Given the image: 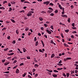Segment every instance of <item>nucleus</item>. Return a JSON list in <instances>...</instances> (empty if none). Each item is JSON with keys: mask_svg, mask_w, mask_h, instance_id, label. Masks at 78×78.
<instances>
[{"mask_svg": "<svg viewBox=\"0 0 78 78\" xmlns=\"http://www.w3.org/2000/svg\"><path fill=\"white\" fill-rule=\"evenodd\" d=\"M58 7L60 9H62L63 11H64V8H62V7L61 6V5H59Z\"/></svg>", "mask_w": 78, "mask_h": 78, "instance_id": "f257e3e1", "label": "nucleus"}, {"mask_svg": "<svg viewBox=\"0 0 78 78\" xmlns=\"http://www.w3.org/2000/svg\"><path fill=\"white\" fill-rule=\"evenodd\" d=\"M61 63H62V60H60L58 63L57 64V65L59 66H62V64H61Z\"/></svg>", "mask_w": 78, "mask_h": 78, "instance_id": "f03ea898", "label": "nucleus"}, {"mask_svg": "<svg viewBox=\"0 0 78 78\" xmlns=\"http://www.w3.org/2000/svg\"><path fill=\"white\" fill-rule=\"evenodd\" d=\"M46 31L47 33H48V34H51V32L50 30H48V29H46Z\"/></svg>", "mask_w": 78, "mask_h": 78, "instance_id": "7ed1b4c3", "label": "nucleus"}, {"mask_svg": "<svg viewBox=\"0 0 78 78\" xmlns=\"http://www.w3.org/2000/svg\"><path fill=\"white\" fill-rule=\"evenodd\" d=\"M32 15V14L30 12H29L28 14H27V16L28 17H30V16H31Z\"/></svg>", "mask_w": 78, "mask_h": 78, "instance_id": "20e7f679", "label": "nucleus"}, {"mask_svg": "<svg viewBox=\"0 0 78 78\" xmlns=\"http://www.w3.org/2000/svg\"><path fill=\"white\" fill-rule=\"evenodd\" d=\"M50 1H46L43 2V4L44 5L45 4H49L50 3Z\"/></svg>", "mask_w": 78, "mask_h": 78, "instance_id": "39448f33", "label": "nucleus"}, {"mask_svg": "<svg viewBox=\"0 0 78 78\" xmlns=\"http://www.w3.org/2000/svg\"><path fill=\"white\" fill-rule=\"evenodd\" d=\"M62 17H67V16L66 15H61Z\"/></svg>", "mask_w": 78, "mask_h": 78, "instance_id": "423d86ee", "label": "nucleus"}, {"mask_svg": "<svg viewBox=\"0 0 78 78\" xmlns=\"http://www.w3.org/2000/svg\"><path fill=\"white\" fill-rule=\"evenodd\" d=\"M15 73H19V70L18 69H17Z\"/></svg>", "mask_w": 78, "mask_h": 78, "instance_id": "0eeeda50", "label": "nucleus"}, {"mask_svg": "<svg viewBox=\"0 0 78 78\" xmlns=\"http://www.w3.org/2000/svg\"><path fill=\"white\" fill-rule=\"evenodd\" d=\"M55 54H52L51 56V58H54L55 57Z\"/></svg>", "mask_w": 78, "mask_h": 78, "instance_id": "6e6552de", "label": "nucleus"}, {"mask_svg": "<svg viewBox=\"0 0 78 78\" xmlns=\"http://www.w3.org/2000/svg\"><path fill=\"white\" fill-rule=\"evenodd\" d=\"M52 76H53V77H54V78H56L58 76L57 75L54 74L52 75Z\"/></svg>", "mask_w": 78, "mask_h": 78, "instance_id": "1a4fd4ad", "label": "nucleus"}, {"mask_svg": "<svg viewBox=\"0 0 78 78\" xmlns=\"http://www.w3.org/2000/svg\"><path fill=\"white\" fill-rule=\"evenodd\" d=\"M41 42L42 43V44L43 45V47H44V42H43V41L42 40H41Z\"/></svg>", "mask_w": 78, "mask_h": 78, "instance_id": "9d476101", "label": "nucleus"}, {"mask_svg": "<svg viewBox=\"0 0 78 78\" xmlns=\"http://www.w3.org/2000/svg\"><path fill=\"white\" fill-rule=\"evenodd\" d=\"M9 64V62H6L4 64V66H7V65H8Z\"/></svg>", "mask_w": 78, "mask_h": 78, "instance_id": "9b49d317", "label": "nucleus"}, {"mask_svg": "<svg viewBox=\"0 0 78 78\" xmlns=\"http://www.w3.org/2000/svg\"><path fill=\"white\" fill-rule=\"evenodd\" d=\"M39 19L40 20V21H42V20H43V18L40 17V18H39Z\"/></svg>", "mask_w": 78, "mask_h": 78, "instance_id": "f8f14e48", "label": "nucleus"}, {"mask_svg": "<svg viewBox=\"0 0 78 78\" xmlns=\"http://www.w3.org/2000/svg\"><path fill=\"white\" fill-rule=\"evenodd\" d=\"M23 52H25V51H27V50H26V49L25 48H23Z\"/></svg>", "mask_w": 78, "mask_h": 78, "instance_id": "ddd939ff", "label": "nucleus"}, {"mask_svg": "<svg viewBox=\"0 0 78 78\" xmlns=\"http://www.w3.org/2000/svg\"><path fill=\"white\" fill-rule=\"evenodd\" d=\"M11 21L13 22V23H16V21L14 20L11 19Z\"/></svg>", "mask_w": 78, "mask_h": 78, "instance_id": "4468645a", "label": "nucleus"}, {"mask_svg": "<svg viewBox=\"0 0 78 78\" xmlns=\"http://www.w3.org/2000/svg\"><path fill=\"white\" fill-rule=\"evenodd\" d=\"M64 45H65V46L66 47H69V45H68V44L65 43H64Z\"/></svg>", "mask_w": 78, "mask_h": 78, "instance_id": "2eb2a0df", "label": "nucleus"}, {"mask_svg": "<svg viewBox=\"0 0 78 78\" xmlns=\"http://www.w3.org/2000/svg\"><path fill=\"white\" fill-rule=\"evenodd\" d=\"M46 70L47 71H48V72H51V73L53 72V70H50L49 69H47Z\"/></svg>", "mask_w": 78, "mask_h": 78, "instance_id": "dca6fc26", "label": "nucleus"}, {"mask_svg": "<svg viewBox=\"0 0 78 78\" xmlns=\"http://www.w3.org/2000/svg\"><path fill=\"white\" fill-rule=\"evenodd\" d=\"M36 66L37 67H39V65H38L37 64H35L34 65V67H35V68L36 67Z\"/></svg>", "mask_w": 78, "mask_h": 78, "instance_id": "f3484780", "label": "nucleus"}, {"mask_svg": "<svg viewBox=\"0 0 78 78\" xmlns=\"http://www.w3.org/2000/svg\"><path fill=\"white\" fill-rule=\"evenodd\" d=\"M66 60H69L72 59V58L70 57H69V58L68 57L66 58Z\"/></svg>", "mask_w": 78, "mask_h": 78, "instance_id": "a211bd4d", "label": "nucleus"}, {"mask_svg": "<svg viewBox=\"0 0 78 78\" xmlns=\"http://www.w3.org/2000/svg\"><path fill=\"white\" fill-rule=\"evenodd\" d=\"M0 9H5V8H4V7H0Z\"/></svg>", "mask_w": 78, "mask_h": 78, "instance_id": "6ab92c4d", "label": "nucleus"}, {"mask_svg": "<svg viewBox=\"0 0 78 78\" xmlns=\"http://www.w3.org/2000/svg\"><path fill=\"white\" fill-rule=\"evenodd\" d=\"M28 30H29V28H28V27H26L25 28V31H28Z\"/></svg>", "mask_w": 78, "mask_h": 78, "instance_id": "aec40b11", "label": "nucleus"}, {"mask_svg": "<svg viewBox=\"0 0 78 78\" xmlns=\"http://www.w3.org/2000/svg\"><path fill=\"white\" fill-rule=\"evenodd\" d=\"M9 9V12H11L12 11V8L11 7H10Z\"/></svg>", "mask_w": 78, "mask_h": 78, "instance_id": "412c9836", "label": "nucleus"}, {"mask_svg": "<svg viewBox=\"0 0 78 78\" xmlns=\"http://www.w3.org/2000/svg\"><path fill=\"white\" fill-rule=\"evenodd\" d=\"M72 33H73V34H76V33H77V32L76 31H73L72 32Z\"/></svg>", "mask_w": 78, "mask_h": 78, "instance_id": "4be33fe9", "label": "nucleus"}, {"mask_svg": "<svg viewBox=\"0 0 78 78\" xmlns=\"http://www.w3.org/2000/svg\"><path fill=\"white\" fill-rule=\"evenodd\" d=\"M65 32H66V33H68V32H69V30L67 29L66 30H65Z\"/></svg>", "mask_w": 78, "mask_h": 78, "instance_id": "5701e85b", "label": "nucleus"}, {"mask_svg": "<svg viewBox=\"0 0 78 78\" xmlns=\"http://www.w3.org/2000/svg\"><path fill=\"white\" fill-rule=\"evenodd\" d=\"M37 45H38V41L36 42L35 46H37Z\"/></svg>", "mask_w": 78, "mask_h": 78, "instance_id": "b1692460", "label": "nucleus"}, {"mask_svg": "<svg viewBox=\"0 0 78 78\" xmlns=\"http://www.w3.org/2000/svg\"><path fill=\"white\" fill-rule=\"evenodd\" d=\"M11 4H15V3H16V2H15L14 1L11 2Z\"/></svg>", "mask_w": 78, "mask_h": 78, "instance_id": "393cba45", "label": "nucleus"}, {"mask_svg": "<svg viewBox=\"0 0 78 78\" xmlns=\"http://www.w3.org/2000/svg\"><path fill=\"white\" fill-rule=\"evenodd\" d=\"M48 13H51L52 12V11L50 10H49L48 11Z\"/></svg>", "mask_w": 78, "mask_h": 78, "instance_id": "a878e982", "label": "nucleus"}, {"mask_svg": "<svg viewBox=\"0 0 78 78\" xmlns=\"http://www.w3.org/2000/svg\"><path fill=\"white\" fill-rule=\"evenodd\" d=\"M49 5H51V6H53L54 5L53 4V3H51L49 4Z\"/></svg>", "mask_w": 78, "mask_h": 78, "instance_id": "bb28decb", "label": "nucleus"}, {"mask_svg": "<svg viewBox=\"0 0 78 78\" xmlns=\"http://www.w3.org/2000/svg\"><path fill=\"white\" fill-rule=\"evenodd\" d=\"M62 75L63 76H64L65 77H66V74H65V73H63L62 74Z\"/></svg>", "mask_w": 78, "mask_h": 78, "instance_id": "cd10ccee", "label": "nucleus"}, {"mask_svg": "<svg viewBox=\"0 0 78 78\" xmlns=\"http://www.w3.org/2000/svg\"><path fill=\"white\" fill-rule=\"evenodd\" d=\"M50 16H54V13H51L50 14Z\"/></svg>", "mask_w": 78, "mask_h": 78, "instance_id": "c85d7f7f", "label": "nucleus"}, {"mask_svg": "<svg viewBox=\"0 0 78 78\" xmlns=\"http://www.w3.org/2000/svg\"><path fill=\"white\" fill-rule=\"evenodd\" d=\"M16 33L17 34H19V31L18 30H16Z\"/></svg>", "mask_w": 78, "mask_h": 78, "instance_id": "c756f323", "label": "nucleus"}, {"mask_svg": "<svg viewBox=\"0 0 78 78\" xmlns=\"http://www.w3.org/2000/svg\"><path fill=\"white\" fill-rule=\"evenodd\" d=\"M23 65H24L23 63H22L20 65V66H23Z\"/></svg>", "mask_w": 78, "mask_h": 78, "instance_id": "7c9ffc66", "label": "nucleus"}, {"mask_svg": "<svg viewBox=\"0 0 78 78\" xmlns=\"http://www.w3.org/2000/svg\"><path fill=\"white\" fill-rule=\"evenodd\" d=\"M66 75L67 77H69V73H67Z\"/></svg>", "mask_w": 78, "mask_h": 78, "instance_id": "2f4dec72", "label": "nucleus"}, {"mask_svg": "<svg viewBox=\"0 0 78 78\" xmlns=\"http://www.w3.org/2000/svg\"><path fill=\"white\" fill-rule=\"evenodd\" d=\"M53 72H57L58 73V71L56 70H53Z\"/></svg>", "mask_w": 78, "mask_h": 78, "instance_id": "473e14b6", "label": "nucleus"}, {"mask_svg": "<svg viewBox=\"0 0 78 78\" xmlns=\"http://www.w3.org/2000/svg\"><path fill=\"white\" fill-rule=\"evenodd\" d=\"M8 6H11V3H9L8 4Z\"/></svg>", "mask_w": 78, "mask_h": 78, "instance_id": "72a5a7b5", "label": "nucleus"}, {"mask_svg": "<svg viewBox=\"0 0 78 78\" xmlns=\"http://www.w3.org/2000/svg\"><path fill=\"white\" fill-rule=\"evenodd\" d=\"M25 75H26V73H25L23 75V77H25Z\"/></svg>", "mask_w": 78, "mask_h": 78, "instance_id": "f704fd0d", "label": "nucleus"}, {"mask_svg": "<svg viewBox=\"0 0 78 78\" xmlns=\"http://www.w3.org/2000/svg\"><path fill=\"white\" fill-rule=\"evenodd\" d=\"M72 27H75V23H73L72 24Z\"/></svg>", "mask_w": 78, "mask_h": 78, "instance_id": "c9c22d12", "label": "nucleus"}, {"mask_svg": "<svg viewBox=\"0 0 78 78\" xmlns=\"http://www.w3.org/2000/svg\"><path fill=\"white\" fill-rule=\"evenodd\" d=\"M67 21H68V22L69 23H70V18H68V19L67 20Z\"/></svg>", "mask_w": 78, "mask_h": 78, "instance_id": "e433bc0d", "label": "nucleus"}, {"mask_svg": "<svg viewBox=\"0 0 78 78\" xmlns=\"http://www.w3.org/2000/svg\"><path fill=\"white\" fill-rule=\"evenodd\" d=\"M58 11L57 10H55V12L56 13H58Z\"/></svg>", "mask_w": 78, "mask_h": 78, "instance_id": "4c0bfd02", "label": "nucleus"}, {"mask_svg": "<svg viewBox=\"0 0 78 78\" xmlns=\"http://www.w3.org/2000/svg\"><path fill=\"white\" fill-rule=\"evenodd\" d=\"M7 3V2L6 1H4L3 2V4H5V3Z\"/></svg>", "mask_w": 78, "mask_h": 78, "instance_id": "58836bf2", "label": "nucleus"}, {"mask_svg": "<svg viewBox=\"0 0 78 78\" xmlns=\"http://www.w3.org/2000/svg\"><path fill=\"white\" fill-rule=\"evenodd\" d=\"M35 71H36V69H33L32 70V72H34Z\"/></svg>", "mask_w": 78, "mask_h": 78, "instance_id": "ea45409f", "label": "nucleus"}, {"mask_svg": "<svg viewBox=\"0 0 78 78\" xmlns=\"http://www.w3.org/2000/svg\"><path fill=\"white\" fill-rule=\"evenodd\" d=\"M8 50V48H7L4 49V51H6Z\"/></svg>", "mask_w": 78, "mask_h": 78, "instance_id": "a19ab883", "label": "nucleus"}, {"mask_svg": "<svg viewBox=\"0 0 78 78\" xmlns=\"http://www.w3.org/2000/svg\"><path fill=\"white\" fill-rule=\"evenodd\" d=\"M62 69H63L62 68H58L57 69V70H62Z\"/></svg>", "mask_w": 78, "mask_h": 78, "instance_id": "79ce46f5", "label": "nucleus"}, {"mask_svg": "<svg viewBox=\"0 0 78 78\" xmlns=\"http://www.w3.org/2000/svg\"><path fill=\"white\" fill-rule=\"evenodd\" d=\"M39 51H40V52H41V53H44V52L42 51V50L41 49L39 50Z\"/></svg>", "mask_w": 78, "mask_h": 78, "instance_id": "37998d69", "label": "nucleus"}, {"mask_svg": "<svg viewBox=\"0 0 78 78\" xmlns=\"http://www.w3.org/2000/svg\"><path fill=\"white\" fill-rule=\"evenodd\" d=\"M71 38H72L73 39H74V36L73 35H72L71 36Z\"/></svg>", "mask_w": 78, "mask_h": 78, "instance_id": "c03bdc74", "label": "nucleus"}, {"mask_svg": "<svg viewBox=\"0 0 78 78\" xmlns=\"http://www.w3.org/2000/svg\"><path fill=\"white\" fill-rule=\"evenodd\" d=\"M27 59H30V56H27Z\"/></svg>", "mask_w": 78, "mask_h": 78, "instance_id": "a18cd8bd", "label": "nucleus"}, {"mask_svg": "<svg viewBox=\"0 0 78 78\" xmlns=\"http://www.w3.org/2000/svg\"><path fill=\"white\" fill-rule=\"evenodd\" d=\"M44 25L45 27H47V26H48V25H47V24H44Z\"/></svg>", "mask_w": 78, "mask_h": 78, "instance_id": "49530a36", "label": "nucleus"}, {"mask_svg": "<svg viewBox=\"0 0 78 78\" xmlns=\"http://www.w3.org/2000/svg\"><path fill=\"white\" fill-rule=\"evenodd\" d=\"M37 41V38L36 37H35L34 39V41Z\"/></svg>", "mask_w": 78, "mask_h": 78, "instance_id": "de8ad7c7", "label": "nucleus"}, {"mask_svg": "<svg viewBox=\"0 0 78 78\" xmlns=\"http://www.w3.org/2000/svg\"><path fill=\"white\" fill-rule=\"evenodd\" d=\"M61 36L62 37V38H64V36H63V34H62V33L61 34Z\"/></svg>", "mask_w": 78, "mask_h": 78, "instance_id": "09e8293b", "label": "nucleus"}, {"mask_svg": "<svg viewBox=\"0 0 78 78\" xmlns=\"http://www.w3.org/2000/svg\"><path fill=\"white\" fill-rule=\"evenodd\" d=\"M16 62H17V60H15V61H14L13 63V64H15Z\"/></svg>", "mask_w": 78, "mask_h": 78, "instance_id": "8fccbe9b", "label": "nucleus"}, {"mask_svg": "<svg viewBox=\"0 0 78 78\" xmlns=\"http://www.w3.org/2000/svg\"><path fill=\"white\" fill-rule=\"evenodd\" d=\"M72 28L73 30H76V27H72Z\"/></svg>", "mask_w": 78, "mask_h": 78, "instance_id": "3c124183", "label": "nucleus"}, {"mask_svg": "<svg viewBox=\"0 0 78 78\" xmlns=\"http://www.w3.org/2000/svg\"><path fill=\"white\" fill-rule=\"evenodd\" d=\"M16 42L14 41H13L12 42V44H15Z\"/></svg>", "mask_w": 78, "mask_h": 78, "instance_id": "603ef678", "label": "nucleus"}, {"mask_svg": "<svg viewBox=\"0 0 78 78\" xmlns=\"http://www.w3.org/2000/svg\"><path fill=\"white\" fill-rule=\"evenodd\" d=\"M10 55H13L14 54V53H10Z\"/></svg>", "mask_w": 78, "mask_h": 78, "instance_id": "864d4df0", "label": "nucleus"}, {"mask_svg": "<svg viewBox=\"0 0 78 78\" xmlns=\"http://www.w3.org/2000/svg\"><path fill=\"white\" fill-rule=\"evenodd\" d=\"M51 44H54V42H53V41L52 40H51Z\"/></svg>", "mask_w": 78, "mask_h": 78, "instance_id": "5fc2aeb1", "label": "nucleus"}, {"mask_svg": "<svg viewBox=\"0 0 78 78\" xmlns=\"http://www.w3.org/2000/svg\"><path fill=\"white\" fill-rule=\"evenodd\" d=\"M4 73H9V71L5 72Z\"/></svg>", "mask_w": 78, "mask_h": 78, "instance_id": "6e6d98bb", "label": "nucleus"}, {"mask_svg": "<svg viewBox=\"0 0 78 78\" xmlns=\"http://www.w3.org/2000/svg\"><path fill=\"white\" fill-rule=\"evenodd\" d=\"M53 26H51V29H52V30H53Z\"/></svg>", "mask_w": 78, "mask_h": 78, "instance_id": "4d7b16f0", "label": "nucleus"}, {"mask_svg": "<svg viewBox=\"0 0 78 78\" xmlns=\"http://www.w3.org/2000/svg\"><path fill=\"white\" fill-rule=\"evenodd\" d=\"M5 61V59L2 60V62H3H3H4Z\"/></svg>", "mask_w": 78, "mask_h": 78, "instance_id": "13d9d810", "label": "nucleus"}, {"mask_svg": "<svg viewBox=\"0 0 78 78\" xmlns=\"http://www.w3.org/2000/svg\"><path fill=\"white\" fill-rule=\"evenodd\" d=\"M30 34H31V33L29 32L28 34V35H29V36H30Z\"/></svg>", "mask_w": 78, "mask_h": 78, "instance_id": "bf43d9fd", "label": "nucleus"}, {"mask_svg": "<svg viewBox=\"0 0 78 78\" xmlns=\"http://www.w3.org/2000/svg\"><path fill=\"white\" fill-rule=\"evenodd\" d=\"M24 12V10H23L20 11H19L20 12Z\"/></svg>", "mask_w": 78, "mask_h": 78, "instance_id": "052dcab7", "label": "nucleus"}, {"mask_svg": "<svg viewBox=\"0 0 78 78\" xmlns=\"http://www.w3.org/2000/svg\"><path fill=\"white\" fill-rule=\"evenodd\" d=\"M78 70H75V73H78Z\"/></svg>", "mask_w": 78, "mask_h": 78, "instance_id": "680f3d73", "label": "nucleus"}, {"mask_svg": "<svg viewBox=\"0 0 78 78\" xmlns=\"http://www.w3.org/2000/svg\"><path fill=\"white\" fill-rule=\"evenodd\" d=\"M65 13V12L64 11H63L62 12V14L63 15V14H64V13Z\"/></svg>", "mask_w": 78, "mask_h": 78, "instance_id": "e2e57ef3", "label": "nucleus"}, {"mask_svg": "<svg viewBox=\"0 0 78 78\" xmlns=\"http://www.w3.org/2000/svg\"><path fill=\"white\" fill-rule=\"evenodd\" d=\"M37 76H38V74H35V77H36H36H37Z\"/></svg>", "mask_w": 78, "mask_h": 78, "instance_id": "0e129e2a", "label": "nucleus"}, {"mask_svg": "<svg viewBox=\"0 0 78 78\" xmlns=\"http://www.w3.org/2000/svg\"><path fill=\"white\" fill-rule=\"evenodd\" d=\"M76 70H78V66H76Z\"/></svg>", "mask_w": 78, "mask_h": 78, "instance_id": "69168bd1", "label": "nucleus"}, {"mask_svg": "<svg viewBox=\"0 0 78 78\" xmlns=\"http://www.w3.org/2000/svg\"><path fill=\"white\" fill-rule=\"evenodd\" d=\"M34 61L35 62H37V60H36V59L35 58H34Z\"/></svg>", "mask_w": 78, "mask_h": 78, "instance_id": "338daca9", "label": "nucleus"}, {"mask_svg": "<svg viewBox=\"0 0 78 78\" xmlns=\"http://www.w3.org/2000/svg\"><path fill=\"white\" fill-rule=\"evenodd\" d=\"M68 44H73V43H70V42H68Z\"/></svg>", "mask_w": 78, "mask_h": 78, "instance_id": "774afa93", "label": "nucleus"}]
</instances>
